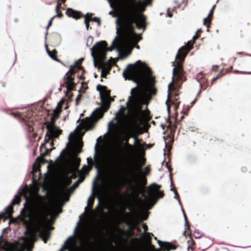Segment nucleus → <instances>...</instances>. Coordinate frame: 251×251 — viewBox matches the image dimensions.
Listing matches in <instances>:
<instances>
[{
    "mask_svg": "<svg viewBox=\"0 0 251 251\" xmlns=\"http://www.w3.org/2000/svg\"><path fill=\"white\" fill-rule=\"evenodd\" d=\"M125 79L132 80L137 86L130 91V96L126 103V106L121 107L115 117L116 123H109L111 127L117 128L113 133V146H104L98 151V144L95 147L94 159L99 164L106 166L112 175L106 185L109 191L117 190L121 185L120 172L121 165L120 147L126 141L125 146L126 156L130 161L142 157L144 154V148L137 139L134 145L127 143L129 137L125 134L138 128L149 120L148 113L141 110V105L146 102L150 95L153 94L152 86L153 77L150 69L141 60L128 65L123 72Z\"/></svg>",
    "mask_w": 251,
    "mask_h": 251,
    "instance_id": "1",
    "label": "nucleus"
},
{
    "mask_svg": "<svg viewBox=\"0 0 251 251\" xmlns=\"http://www.w3.org/2000/svg\"><path fill=\"white\" fill-rule=\"evenodd\" d=\"M108 1L111 6L113 4L116 6L119 14L116 24H119V20H121L126 24L123 25L120 37L116 36L111 47L107 48L106 42L101 41L91 49L95 66L96 60L100 64L102 63L107 50L112 51L116 49L122 58L130 54L133 46L141 39V34L134 32L133 24L135 23L139 29L144 28L145 17L142 12L151 2V0H108Z\"/></svg>",
    "mask_w": 251,
    "mask_h": 251,
    "instance_id": "2",
    "label": "nucleus"
},
{
    "mask_svg": "<svg viewBox=\"0 0 251 251\" xmlns=\"http://www.w3.org/2000/svg\"><path fill=\"white\" fill-rule=\"evenodd\" d=\"M80 128V127L78 126L74 132L71 133L68 137L69 143L67 144V146H68L69 145L70 150L74 154H77L80 152L82 146L81 138L83 134L78 131Z\"/></svg>",
    "mask_w": 251,
    "mask_h": 251,
    "instance_id": "3",
    "label": "nucleus"
},
{
    "mask_svg": "<svg viewBox=\"0 0 251 251\" xmlns=\"http://www.w3.org/2000/svg\"><path fill=\"white\" fill-rule=\"evenodd\" d=\"M61 102L58 103L55 109L53 110V116L51 118V123L47 126V128L48 130V133L47 134H49L50 135L48 136V140L46 142V144L49 143V140H50V138L57 137L60 133V130L54 125L53 122L55 119L58 117L59 114L61 111ZM50 144L51 145L52 142H50Z\"/></svg>",
    "mask_w": 251,
    "mask_h": 251,
    "instance_id": "4",
    "label": "nucleus"
},
{
    "mask_svg": "<svg viewBox=\"0 0 251 251\" xmlns=\"http://www.w3.org/2000/svg\"><path fill=\"white\" fill-rule=\"evenodd\" d=\"M185 54L182 55L180 50H179L176 56V61L173 63L174 67L173 68V75L176 77V80H179L181 79L183 75L182 67L180 64V62L183 61L184 59Z\"/></svg>",
    "mask_w": 251,
    "mask_h": 251,
    "instance_id": "5",
    "label": "nucleus"
},
{
    "mask_svg": "<svg viewBox=\"0 0 251 251\" xmlns=\"http://www.w3.org/2000/svg\"><path fill=\"white\" fill-rule=\"evenodd\" d=\"M103 112L100 109H97L95 110L90 118H86L85 120L82 122L83 127L86 130L90 129L93 127L95 122L99 119L102 117Z\"/></svg>",
    "mask_w": 251,
    "mask_h": 251,
    "instance_id": "6",
    "label": "nucleus"
},
{
    "mask_svg": "<svg viewBox=\"0 0 251 251\" xmlns=\"http://www.w3.org/2000/svg\"><path fill=\"white\" fill-rule=\"evenodd\" d=\"M97 89L100 93L102 104L108 107L111 100L109 91L107 89L105 86L100 85L97 86Z\"/></svg>",
    "mask_w": 251,
    "mask_h": 251,
    "instance_id": "7",
    "label": "nucleus"
},
{
    "mask_svg": "<svg viewBox=\"0 0 251 251\" xmlns=\"http://www.w3.org/2000/svg\"><path fill=\"white\" fill-rule=\"evenodd\" d=\"M159 186L157 184H153L151 186L150 192L149 195L150 197H157L158 198H161L163 196V192L159 191Z\"/></svg>",
    "mask_w": 251,
    "mask_h": 251,
    "instance_id": "8",
    "label": "nucleus"
},
{
    "mask_svg": "<svg viewBox=\"0 0 251 251\" xmlns=\"http://www.w3.org/2000/svg\"><path fill=\"white\" fill-rule=\"evenodd\" d=\"M74 68L73 67L70 69L66 75L67 83L68 84V88L69 87L70 89H71L74 85V83L73 82V78L72 77V75L74 73Z\"/></svg>",
    "mask_w": 251,
    "mask_h": 251,
    "instance_id": "9",
    "label": "nucleus"
},
{
    "mask_svg": "<svg viewBox=\"0 0 251 251\" xmlns=\"http://www.w3.org/2000/svg\"><path fill=\"white\" fill-rule=\"evenodd\" d=\"M66 14L69 17L75 19H79L82 16L79 11H75L72 8H68L66 11Z\"/></svg>",
    "mask_w": 251,
    "mask_h": 251,
    "instance_id": "10",
    "label": "nucleus"
},
{
    "mask_svg": "<svg viewBox=\"0 0 251 251\" xmlns=\"http://www.w3.org/2000/svg\"><path fill=\"white\" fill-rule=\"evenodd\" d=\"M50 231L47 227L43 228L40 231V235L44 242L46 243L50 237Z\"/></svg>",
    "mask_w": 251,
    "mask_h": 251,
    "instance_id": "11",
    "label": "nucleus"
},
{
    "mask_svg": "<svg viewBox=\"0 0 251 251\" xmlns=\"http://www.w3.org/2000/svg\"><path fill=\"white\" fill-rule=\"evenodd\" d=\"M158 242L159 246L161 248H164L168 251L170 250H175L176 249V247L172 245L170 243L161 242L160 241H158Z\"/></svg>",
    "mask_w": 251,
    "mask_h": 251,
    "instance_id": "12",
    "label": "nucleus"
},
{
    "mask_svg": "<svg viewBox=\"0 0 251 251\" xmlns=\"http://www.w3.org/2000/svg\"><path fill=\"white\" fill-rule=\"evenodd\" d=\"M132 194L135 196H138L139 193H141L142 195H144L145 189L144 188L142 187H138V186H133L132 188Z\"/></svg>",
    "mask_w": 251,
    "mask_h": 251,
    "instance_id": "13",
    "label": "nucleus"
},
{
    "mask_svg": "<svg viewBox=\"0 0 251 251\" xmlns=\"http://www.w3.org/2000/svg\"><path fill=\"white\" fill-rule=\"evenodd\" d=\"M91 169V166L89 165L84 166L80 173V175H86Z\"/></svg>",
    "mask_w": 251,
    "mask_h": 251,
    "instance_id": "14",
    "label": "nucleus"
},
{
    "mask_svg": "<svg viewBox=\"0 0 251 251\" xmlns=\"http://www.w3.org/2000/svg\"><path fill=\"white\" fill-rule=\"evenodd\" d=\"M5 213L7 214L8 216L11 215L13 213L12 210V206L9 205L4 209Z\"/></svg>",
    "mask_w": 251,
    "mask_h": 251,
    "instance_id": "15",
    "label": "nucleus"
},
{
    "mask_svg": "<svg viewBox=\"0 0 251 251\" xmlns=\"http://www.w3.org/2000/svg\"><path fill=\"white\" fill-rule=\"evenodd\" d=\"M20 202V197L18 195H16L15 196L14 199L12 201V205H15L16 204H19Z\"/></svg>",
    "mask_w": 251,
    "mask_h": 251,
    "instance_id": "16",
    "label": "nucleus"
},
{
    "mask_svg": "<svg viewBox=\"0 0 251 251\" xmlns=\"http://www.w3.org/2000/svg\"><path fill=\"white\" fill-rule=\"evenodd\" d=\"M142 237L146 241H148L151 239V233L150 232H145L143 235Z\"/></svg>",
    "mask_w": 251,
    "mask_h": 251,
    "instance_id": "17",
    "label": "nucleus"
},
{
    "mask_svg": "<svg viewBox=\"0 0 251 251\" xmlns=\"http://www.w3.org/2000/svg\"><path fill=\"white\" fill-rule=\"evenodd\" d=\"M79 160L78 159H76L75 165L73 166V167L72 169H69V171L71 172H75V171H76L77 169V166H78V164H79Z\"/></svg>",
    "mask_w": 251,
    "mask_h": 251,
    "instance_id": "18",
    "label": "nucleus"
},
{
    "mask_svg": "<svg viewBox=\"0 0 251 251\" xmlns=\"http://www.w3.org/2000/svg\"><path fill=\"white\" fill-rule=\"evenodd\" d=\"M39 168V164L38 163H35L33 166V171L32 173L33 174V176L35 175L36 173L38 171Z\"/></svg>",
    "mask_w": 251,
    "mask_h": 251,
    "instance_id": "19",
    "label": "nucleus"
},
{
    "mask_svg": "<svg viewBox=\"0 0 251 251\" xmlns=\"http://www.w3.org/2000/svg\"><path fill=\"white\" fill-rule=\"evenodd\" d=\"M46 50H47V52L48 53V54L50 55V57H51L52 59H53L54 60H55L56 59V55L55 54V52L53 51H52V52L48 50L47 47H46Z\"/></svg>",
    "mask_w": 251,
    "mask_h": 251,
    "instance_id": "20",
    "label": "nucleus"
},
{
    "mask_svg": "<svg viewBox=\"0 0 251 251\" xmlns=\"http://www.w3.org/2000/svg\"><path fill=\"white\" fill-rule=\"evenodd\" d=\"M94 201V196L93 195H91L88 199L87 201V204L88 206L91 205L92 204Z\"/></svg>",
    "mask_w": 251,
    "mask_h": 251,
    "instance_id": "21",
    "label": "nucleus"
},
{
    "mask_svg": "<svg viewBox=\"0 0 251 251\" xmlns=\"http://www.w3.org/2000/svg\"><path fill=\"white\" fill-rule=\"evenodd\" d=\"M128 172L131 175H133L135 172V169L133 167V165H130V167L128 168Z\"/></svg>",
    "mask_w": 251,
    "mask_h": 251,
    "instance_id": "22",
    "label": "nucleus"
},
{
    "mask_svg": "<svg viewBox=\"0 0 251 251\" xmlns=\"http://www.w3.org/2000/svg\"><path fill=\"white\" fill-rule=\"evenodd\" d=\"M93 41V38L91 36H89L87 38V46L88 47L90 46L91 44L92 43Z\"/></svg>",
    "mask_w": 251,
    "mask_h": 251,
    "instance_id": "23",
    "label": "nucleus"
},
{
    "mask_svg": "<svg viewBox=\"0 0 251 251\" xmlns=\"http://www.w3.org/2000/svg\"><path fill=\"white\" fill-rule=\"evenodd\" d=\"M92 15V13H87L86 14V15L85 16V19H87V21H89L91 18V16Z\"/></svg>",
    "mask_w": 251,
    "mask_h": 251,
    "instance_id": "24",
    "label": "nucleus"
},
{
    "mask_svg": "<svg viewBox=\"0 0 251 251\" xmlns=\"http://www.w3.org/2000/svg\"><path fill=\"white\" fill-rule=\"evenodd\" d=\"M92 21L94 22H97L98 23V25H100V19L99 18L95 17L92 19Z\"/></svg>",
    "mask_w": 251,
    "mask_h": 251,
    "instance_id": "25",
    "label": "nucleus"
},
{
    "mask_svg": "<svg viewBox=\"0 0 251 251\" xmlns=\"http://www.w3.org/2000/svg\"><path fill=\"white\" fill-rule=\"evenodd\" d=\"M57 0L58 1V3H57V5L56 6L55 10H56V12L57 13H58V12L59 8L60 7L61 3L59 2V0Z\"/></svg>",
    "mask_w": 251,
    "mask_h": 251,
    "instance_id": "26",
    "label": "nucleus"
},
{
    "mask_svg": "<svg viewBox=\"0 0 251 251\" xmlns=\"http://www.w3.org/2000/svg\"><path fill=\"white\" fill-rule=\"evenodd\" d=\"M55 17V16H53V17H52L51 18V19L50 20V21L49 22V23H48V25L47 27V28H49V27L52 24V20L53 19V18Z\"/></svg>",
    "mask_w": 251,
    "mask_h": 251,
    "instance_id": "27",
    "label": "nucleus"
},
{
    "mask_svg": "<svg viewBox=\"0 0 251 251\" xmlns=\"http://www.w3.org/2000/svg\"><path fill=\"white\" fill-rule=\"evenodd\" d=\"M176 81V80H173L172 81V82L171 83H170L169 85H168V89L169 90H171V89H172V87L173 86V83L175 82Z\"/></svg>",
    "mask_w": 251,
    "mask_h": 251,
    "instance_id": "28",
    "label": "nucleus"
},
{
    "mask_svg": "<svg viewBox=\"0 0 251 251\" xmlns=\"http://www.w3.org/2000/svg\"><path fill=\"white\" fill-rule=\"evenodd\" d=\"M209 17H210L207 16L206 18H205L203 19V24L204 25H206V23H207V22H210Z\"/></svg>",
    "mask_w": 251,
    "mask_h": 251,
    "instance_id": "29",
    "label": "nucleus"
},
{
    "mask_svg": "<svg viewBox=\"0 0 251 251\" xmlns=\"http://www.w3.org/2000/svg\"><path fill=\"white\" fill-rule=\"evenodd\" d=\"M80 64H81L79 63L78 61H77L75 62V64L74 67H76V68H80Z\"/></svg>",
    "mask_w": 251,
    "mask_h": 251,
    "instance_id": "30",
    "label": "nucleus"
},
{
    "mask_svg": "<svg viewBox=\"0 0 251 251\" xmlns=\"http://www.w3.org/2000/svg\"><path fill=\"white\" fill-rule=\"evenodd\" d=\"M84 23L86 25V29L88 30L89 28V21L87 20V19H85Z\"/></svg>",
    "mask_w": 251,
    "mask_h": 251,
    "instance_id": "31",
    "label": "nucleus"
},
{
    "mask_svg": "<svg viewBox=\"0 0 251 251\" xmlns=\"http://www.w3.org/2000/svg\"><path fill=\"white\" fill-rule=\"evenodd\" d=\"M215 7V5L213 6L212 8H211V9L210 10V11L209 12V14L208 15V17H210V16L212 15Z\"/></svg>",
    "mask_w": 251,
    "mask_h": 251,
    "instance_id": "32",
    "label": "nucleus"
},
{
    "mask_svg": "<svg viewBox=\"0 0 251 251\" xmlns=\"http://www.w3.org/2000/svg\"><path fill=\"white\" fill-rule=\"evenodd\" d=\"M81 96L80 95H79L76 98V103H78V102L81 100Z\"/></svg>",
    "mask_w": 251,
    "mask_h": 251,
    "instance_id": "33",
    "label": "nucleus"
},
{
    "mask_svg": "<svg viewBox=\"0 0 251 251\" xmlns=\"http://www.w3.org/2000/svg\"><path fill=\"white\" fill-rule=\"evenodd\" d=\"M182 211H183V216L184 217V219H185V225H186V224H188L187 220H186V215H185L184 211L183 210H182Z\"/></svg>",
    "mask_w": 251,
    "mask_h": 251,
    "instance_id": "34",
    "label": "nucleus"
},
{
    "mask_svg": "<svg viewBox=\"0 0 251 251\" xmlns=\"http://www.w3.org/2000/svg\"><path fill=\"white\" fill-rule=\"evenodd\" d=\"M143 228H144L145 231H146L148 228L147 226L146 225H143Z\"/></svg>",
    "mask_w": 251,
    "mask_h": 251,
    "instance_id": "35",
    "label": "nucleus"
},
{
    "mask_svg": "<svg viewBox=\"0 0 251 251\" xmlns=\"http://www.w3.org/2000/svg\"><path fill=\"white\" fill-rule=\"evenodd\" d=\"M174 194L175 195V198L176 199V196L178 195V193L176 191H174Z\"/></svg>",
    "mask_w": 251,
    "mask_h": 251,
    "instance_id": "36",
    "label": "nucleus"
},
{
    "mask_svg": "<svg viewBox=\"0 0 251 251\" xmlns=\"http://www.w3.org/2000/svg\"><path fill=\"white\" fill-rule=\"evenodd\" d=\"M83 59L82 58L79 59V60H78L77 61H78L79 62V64H81L83 61Z\"/></svg>",
    "mask_w": 251,
    "mask_h": 251,
    "instance_id": "37",
    "label": "nucleus"
},
{
    "mask_svg": "<svg viewBox=\"0 0 251 251\" xmlns=\"http://www.w3.org/2000/svg\"><path fill=\"white\" fill-rule=\"evenodd\" d=\"M62 16H63V15H62V14H61V13H60V14H59V13H58V14H57V15H56V16H57V17H60H60H62Z\"/></svg>",
    "mask_w": 251,
    "mask_h": 251,
    "instance_id": "38",
    "label": "nucleus"
},
{
    "mask_svg": "<svg viewBox=\"0 0 251 251\" xmlns=\"http://www.w3.org/2000/svg\"><path fill=\"white\" fill-rule=\"evenodd\" d=\"M193 38L194 39H196V38H198V36H197V35H195V36H193Z\"/></svg>",
    "mask_w": 251,
    "mask_h": 251,
    "instance_id": "39",
    "label": "nucleus"
},
{
    "mask_svg": "<svg viewBox=\"0 0 251 251\" xmlns=\"http://www.w3.org/2000/svg\"><path fill=\"white\" fill-rule=\"evenodd\" d=\"M3 217V214L2 213H0V219Z\"/></svg>",
    "mask_w": 251,
    "mask_h": 251,
    "instance_id": "40",
    "label": "nucleus"
},
{
    "mask_svg": "<svg viewBox=\"0 0 251 251\" xmlns=\"http://www.w3.org/2000/svg\"><path fill=\"white\" fill-rule=\"evenodd\" d=\"M168 16L170 17H171L172 15L171 14H168Z\"/></svg>",
    "mask_w": 251,
    "mask_h": 251,
    "instance_id": "41",
    "label": "nucleus"
},
{
    "mask_svg": "<svg viewBox=\"0 0 251 251\" xmlns=\"http://www.w3.org/2000/svg\"><path fill=\"white\" fill-rule=\"evenodd\" d=\"M118 32H119V28H117V32H117V33H118Z\"/></svg>",
    "mask_w": 251,
    "mask_h": 251,
    "instance_id": "42",
    "label": "nucleus"
},
{
    "mask_svg": "<svg viewBox=\"0 0 251 251\" xmlns=\"http://www.w3.org/2000/svg\"><path fill=\"white\" fill-rule=\"evenodd\" d=\"M171 191H173L174 192V191H175V190L174 189V188H171Z\"/></svg>",
    "mask_w": 251,
    "mask_h": 251,
    "instance_id": "43",
    "label": "nucleus"
},
{
    "mask_svg": "<svg viewBox=\"0 0 251 251\" xmlns=\"http://www.w3.org/2000/svg\"><path fill=\"white\" fill-rule=\"evenodd\" d=\"M139 201L141 202H143V201H142V199H140Z\"/></svg>",
    "mask_w": 251,
    "mask_h": 251,
    "instance_id": "44",
    "label": "nucleus"
},
{
    "mask_svg": "<svg viewBox=\"0 0 251 251\" xmlns=\"http://www.w3.org/2000/svg\"><path fill=\"white\" fill-rule=\"evenodd\" d=\"M61 1H62L63 2H65L66 0H61Z\"/></svg>",
    "mask_w": 251,
    "mask_h": 251,
    "instance_id": "45",
    "label": "nucleus"
},
{
    "mask_svg": "<svg viewBox=\"0 0 251 251\" xmlns=\"http://www.w3.org/2000/svg\"><path fill=\"white\" fill-rule=\"evenodd\" d=\"M206 26H207V27H208L209 26V25H206Z\"/></svg>",
    "mask_w": 251,
    "mask_h": 251,
    "instance_id": "46",
    "label": "nucleus"
},
{
    "mask_svg": "<svg viewBox=\"0 0 251 251\" xmlns=\"http://www.w3.org/2000/svg\"><path fill=\"white\" fill-rule=\"evenodd\" d=\"M136 48H137V49H139V46H136Z\"/></svg>",
    "mask_w": 251,
    "mask_h": 251,
    "instance_id": "47",
    "label": "nucleus"
},
{
    "mask_svg": "<svg viewBox=\"0 0 251 251\" xmlns=\"http://www.w3.org/2000/svg\"><path fill=\"white\" fill-rule=\"evenodd\" d=\"M194 103V101L192 102V104H193Z\"/></svg>",
    "mask_w": 251,
    "mask_h": 251,
    "instance_id": "48",
    "label": "nucleus"
},
{
    "mask_svg": "<svg viewBox=\"0 0 251 251\" xmlns=\"http://www.w3.org/2000/svg\"><path fill=\"white\" fill-rule=\"evenodd\" d=\"M87 160H88V162H89L88 160H89V158H87Z\"/></svg>",
    "mask_w": 251,
    "mask_h": 251,
    "instance_id": "49",
    "label": "nucleus"
}]
</instances>
